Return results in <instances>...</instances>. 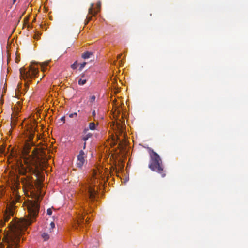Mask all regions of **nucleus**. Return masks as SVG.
Segmentation results:
<instances>
[{"mask_svg":"<svg viewBox=\"0 0 248 248\" xmlns=\"http://www.w3.org/2000/svg\"><path fill=\"white\" fill-rule=\"evenodd\" d=\"M34 200H28L26 203V207L28 211V215L26 218H21L16 221H12L8 225L10 232L4 237L6 248H18L19 246L20 237L27 227L31 225L38 216L40 204L39 201L40 196L39 194L34 195ZM0 248H4V246L0 244Z\"/></svg>","mask_w":248,"mask_h":248,"instance_id":"obj_1","label":"nucleus"},{"mask_svg":"<svg viewBox=\"0 0 248 248\" xmlns=\"http://www.w3.org/2000/svg\"><path fill=\"white\" fill-rule=\"evenodd\" d=\"M33 145L31 141L25 143L22 150V157L29 171L38 175L40 174L39 168L41 166V159L38 155V152L34 148L31 155H29L30 149Z\"/></svg>","mask_w":248,"mask_h":248,"instance_id":"obj_2","label":"nucleus"},{"mask_svg":"<svg viewBox=\"0 0 248 248\" xmlns=\"http://www.w3.org/2000/svg\"><path fill=\"white\" fill-rule=\"evenodd\" d=\"M150 154V160L148 165L149 168L154 171H156L161 174L162 177L166 176L165 171L164 170V166L162 161L157 153L154 151L151 148L148 147Z\"/></svg>","mask_w":248,"mask_h":248,"instance_id":"obj_3","label":"nucleus"},{"mask_svg":"<svg viewBox=\"0 0 248 248\" xmlns=\"http://www.w3.org/2000/svg\"><path fill=\"white\" fill-rule=\"evenodd\" d=\"M38 64V62H31L28 71H26L23 68L20 69V77L21 79L25 80V86L26 88L29 87L28 82H30L32 78L36 77L39 73L38 68L34 66Z\"/></svg>","mask_w":248,"mask_h":248,"instance_id":"obj_4","label":"nucleus"},{"mask_svg":"<svg viewBox=\"0 0 248 248\" xmlns=\"http://www.w3.org/2000/svg\"><path fill=\"white\" fill-rule=\"evenodd\" d=\"M15 201L13 200L11 201L9 204H7L6 210L4 214V222L1 221V225L3 226L6 222H7L11 216H13L14 213V210L15 209Z\"/></svg>","mask_w":248,"mask_h":248,"instance_id":"obj_5","label":"nucleus"},{"mask_svg":"<svg viewBox=\"0 0 248 248\" xmlns=\"http://www.w3.org/2000/svg\"><path fill=\"white\" fill-rule=\"evenodd\" d=\"M20 181L23 185V189L24 191H27L29 190H33L34 189L32 178L30 176L22 177L21 178Z\"/></svg>","mask_w":248,"mask_h":248,"instance_id":"obj_6","label":"nucleus"},{"mask_svg":"<svg viewBox=\"0 0 248 248\" xmlns=\"http://www.w3.org/2000/svg\"><path fill=\"white\" fill-rule=\"evenodd\" d=\"M86 154L83 150L79 151V154L77 156V166L78 167L81 169L83 165L86 163Z\"/></svg>","mask_w":248,"mask_h":248,"instance_id":"obj_7","label":"nucleus"},{"mask_svg":"<svg viewBox=\"0 0 248 248\" xmlns=\"http://www.w3.org/2000/svg\"><path fill=\"white\" fill-rule=\"evenodd\" d=\"M96 194L97 191L94 188H93L92 186H89L88 187L87 195L91 201L93 202L95 200Z\"/></svg>","mask_w":248,"mask_h":248,"instance_id":"obj_8","label":"nucleus"},{"mask_svg":"<svg viewBox=\"0 0 248 248\" xmlns=\"http://www.w3.org/2000/svg\"><path fill=\"white\" fill-rule=\"evenodd\" d=\"M98 125V124H96L94 122H91L89 124L88 128L85 129L84 130V133H86V132L89 130H95L96 129V127Z\"/></svg>","mask_w":248,"mask_h":248,"instance_id":"obj_9","label":"nucleus"},{"mask_svg":"<svg viewBox=\"0 0 248 248\" xmlns=\"http://www.w3.org/2000/svg\"><path fill=\"white\" fill-rule=\"evenodd\" d=\"M84 217L82 215L78 216L77 220V224L79 227H83L84 224Z\"/></svg>","mask_w":248,"mask_h":248,"instance_id":"obj_10","label":"nucleus"},{"mask_svg":"<svg viewBox=\"0 0 248 248\" xmlns=\"http://www.w3.org/2000/svg\"><path fill=\"white\" fill-rule=\"evenodd\" d=\"M93 55L92 52L91 51H86L82 54V57L84 59H88L91 57V56Z\"/></svg>","mask_w":248,"mask_h":248,"instance_id":"obj_11","label":"nucleus"},{"mask_svg":"<svg viewBox=\"0 0 248 248\" xmlns=\"http://www.w3.org/2000/svg\"><path fill=\"white\" fill-rule=\"evenodd\" d=\"M49 62V61H45L43 62L40 63L42 70L43 72H44L45 71V68H46V67L48 65Z\"/></svg>","mask_w":248,"mask_h":248,"instance_id":"obj_12","label":"nucleus"},{"mask_svg":"<svg viewBox=\"0 0 248 248\" xmlns=\"http://www.w3.org/2000/svg\"><path fill=\"white\" fill-rule=\"evenodd\" d=\"M92 134L91 133H87L85 136H84L82 138V140L84 141H86L89 138H90L92 136Z\"/></svg>","mask_w":248,"mask_h":248,"instance_id":"obj_13","label":"nucleus"},{"mask_svg":"<svg viewBox=\"0 0 248 248\" xmlns=\"http://www.w3.org/2000/svg\"><path fill=\"white\" fill-rule=\"evenodd\" d=\"M87 80L86 78H80L78 81V84L79 85H83L86 83Z\"/></svg>","mask_w":248,"mask_h":248,"instance_id":"obj_14","label":"nucleus"},{"mask_svg":"<svg viewBox=\"0 0 248 248\" xmlns=\"http://www.w3.org/2000/svg\"><path fill=\"white\" fill-rule=\"evenodd\" d=\"M42 237L45 241L47 240L49 238V235L46 232H44L42 234Z\"/></svg>","mask_w":248,"mask_h":248,"instance_id":"obj_15","label":"nucleus"},{"mask_svg":"<svg viewBox=\"0 0 248 248\" xmlns=\"http://www.w3.org/2000/svg\"><path fill=\"white\" fill-rule=\"evenodd\" d=\"M93 4H91V7L89 9V14H90V15H95L97 12H94V14H93Z\"/></svg>","mask_w":248,"mask_h":248,"instance_id":"obj_16","label":"nucleus"},{"mask_svg":"<svg viewBox=\"0 0 248 248\" xmlns=\"http://www.w3.org/2000/svg\"><path fill=\"white\" fill-rule=\"evenodd\" d=\"M78 62L76 61L75 62L71 65V67L73 69H76L77 68Z\"/></svg>","mask_w":248,"mask_h":248,"instance_id":"obj_17","label":"nucleus"},{"mask_svg":"<svg viewBox=\"0 0 248 248\" xmlns=\"http://www.w3.org/2000/svg\"><path fill=\"white\" fill-rule=\"evenodd\" d=\"M86 64V62H83V63H81L80 65L79 70H82V69L85 67Z\"/></svg>","mask_w":248,"mask_h":248,"instance_id":"obj_18","label":"nucleus"},{"mask_svg":"<svg viewBox=\"0 0 248 248\" xmlns=\"http://www.w3.org/2000/svg\"><path fill=\"white\" fill-rule=\"evenodd\" d=\"M95 96L94 95H93L92 96L90 97V102H93L95 101Z\"/></svg>","mask_w":248,"mask_h":248,"instance_id":"obj_19","label":"nucleus"},{"mask_svg":"<svg viewBox=\"0 0 248 248\" xmlns=\"http://www.w3.org/2000/svg\"><path fill=\"white\" fill-rule=\"evenodd\" d=\"M74 116H76V117L77 116V113L76 112H75L74 113H71L69 115V117L70 118H72Z\"/></svg>","mask_w":248,"mask_h":248,"instance_id":"obj_20","label":"nucleus"},{"mask_svg":"<svg viewBox=\"0 0 248 248\" xmlns=\"http://www.w3.org/2000/svg\"><path fill=\"white\" fill-rule=\"evenodd\" d=\"M47 213L49 215H51L52 213V210L50 208H49L47 210Z\"/></svg>","mask_w":248,"mask_h":248,"instance_id":"obj_21","label":"nucleus"},{"mask_svg":"<svg viewBox=\"0 0 248 248\" xmlns=\"http://www.w3.org/2000/svg\"><path fill=\"white\" fill-rule=\"evenodd\" d=\"M91 18H92V16H87V17H86V19H87V21L86 22V24L88 23V22L91 20Z\"/></svg>","mask_w":248,"mask_h":248,"instance_id":"obj_22","label":"nucleus"},{"mask_svg":"<svg viewBox=\"0 0 248 248\" xmlns=\"http://www.w3.org/2000/svg\"><path fill=\"white\" fill-rule=\"evenodd\" d=\"M92 115L94 117V119L95 120V117L96 116V112L95 110H93L92 112Z\"/></svg>","mask_w":248,"mask_h":248,"instance_id":"obj_23","label":"nucleus"},{"mask_svg":"<svg viewBox=\"0 0 248 248\" xmlns=\"http://www.w3.org/2000/svg\"><path fill=\"white\" fill-rule=\"evenodd\" d=\"M50 226H51V229H53L55 227V224L54 222H52L51 223H50Z\"/></svg>","mask_w":248,"mask_h":248,"instance_id":"obj_24","label":"nucleus"},{"mask_svg":"<svg viewBox=\"0 0 248 248\" xmlns=\"http://www.w3.org/2000/svg\"><path fill=\"white\" fill-rule=\"evenodd\" d=\"M61 121H62L63 122H64V121H65V117H62L61 118Z\"/></svg>","mask_w":248,"mask_h":248,"instance_id":"obj_25","label":"nucleus"},{"mask_svg":"<svg viewBox=\"0 0 248 248\" xmlns=\"http://www.w3.org/2000/svg\"><path fill=\"white\" fill-rule=\"evenodd\" d=\"M86 141H85L84 143L83 147V149H85L86 148Z\"/></svg>","mask_w":248,"mask_h":248,"instance_id":"obj_26","label":"nucleus"},{"mask_svg":"<svg viewBox=\"0 0 248 248\" xmlns=\"http://www.w3.org/2000/svg\"><path fill=\"white\" fill-rule=\"evenodd\" d=\"M18 200H19V197H18V196L16 195V202H18Z\"/></svg>","mask_w":248,"mask_h":248,"instance_id":"obj_27","label":"nucleus"},{"mask_svg":"<svg viewBox=\"0 0 248 248\" xmlns=\"http://www.w3.org/2000/svg\"><path fill=\"white\" fill-rule=\"evenodd\" d=\"M20 173L21 174H23V175H24V172L23 171H21V170L20 171Z\"/></svg>","mask_w":248,"mask_h":248,"instance_id":"obj_28","label":"nucleus"},{"mask_svg":"<svg viewBox=\"0 0 248 248\" xmlns=\"http://www.w3.org/2000/svg\"><path fill=\"white\" fill-rule=\"evenodd\" d=\"M81 76L82 78H84L85 77V75L84 74H82L81 75Z\"/></svg>","mask_w":248,"mask_h":248,"instance_id":"obj_29","label":"nucleus"},{"mask_svg":"<svg viewBox=\"0 0 248 248\" xmlns=\"http://www.w3.org/2000/svg\"><path fill=\"white\" fill-rule=\"evenodd\" d=\"M122 56V54H119L118 56V58H120V57H121Z\"/></svg>","mask_w":248,"mask_h":248,"instance_id":"obj_30","label":"nucleus"},{"mask_svg":"<svg viewBox=\"0 0 248 248\" xmlns=\"http://www.w3.org/2000/svg\"><path fill=\"white\" fill-rule=\"evenodd\" d=\"M16 0H13V3H15L16 2Z\"/></svg>","mask_w":248,"mask_h":248,"instance_id":"obj_31","label":"nucleus"},{"mask_svg":"<svg viewBox=\"0 0 248 248\" xmlns=\"http://www.w3.org/2000/svg\"><path fill=\"white\" fill-rule=\"evenodd\" d=\"M16 188H14V192L16 191Z\"/></svg>","mask_w":248,"mask_h":248,"instance_id":"obj_32","label":"nucleus"},{"mask_svg":"<svg viewBox=\"0 0 248 248\" xmlns=\"http://www.w3.org/2000/svg\"><path fill=\"white\" fill-rule=\"evenodd\" d=\"M100 4H97V6H98V7H100Z\"/></svg>","mask_w":248,"mask_h":248,"instance_id":"obj_33","label":"nucleus"},{"mask_svg":"<svg viewBox=\"0 0 248 248\" xmlns=\"http://www.w3.org/2000/svg\"><path fill=\"white\" fill-rule=\"evenodd\" d=\"M38 185H41V184L40 183V182H38Z\"/></svg>","mask_w":248,"mask_h":248,"instance_id":"obj_34","label":"nucleus"}]
</instances>
